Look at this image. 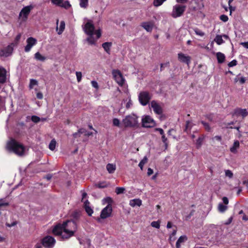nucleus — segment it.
<instances>
[{"instance_id": "48", "label": "nucleus", "mask_w": 248, "mask_h": 248, "mask_svg": "<svg viewBox=\"0 0 248 248\" xmlns=\"http://www.w3.org/2000/svg\"><path fill=\"white\" fill-rule=\"evenodd\" d=\"M63 0H51V2L57 6H60Z\"/></svg>"}, {"instance_id": "30", "label": "nucleus", "mask_w": 248, "mask_h": 248, "mask_svg": "<svg viewBox=\"0 0 248 248\" xmlns=\"http://www.w3.org/2000/svg\"><path fill=\"white\" fill-rule=\"evenodd\" d=\"M34 58L38 61L44 62L46 60V58L42 56L39 52H36L34 54Z\"/></svg>"}, {"instance_id": "6", "label": "nucleus", "mask_w": 248, "mask_h": 248, "mask_svg": "<svg viewBox=\"0 0 248 248\" xmlns=\"http://www.w3.org/2000/svg\"><path fill=\"white\" fill-rule=\"evenodd\" d=\"M32 8L33 6L31 5L24 7L19 13V18H21L22 21H26Z\"/></svg>"}, {"instance_id": "63", "label": "nucleus", "mask_w": 248, "mask_h": 248, "mask_svg": "<svg viewBox=\"0 0 248 248\" xmlns=\"http://www.w3.org/2000/svg\"><path fill=\"white\" fill-rule=\"evenodd\" d=\"M222 201L225 204H228L229 203L228 199L226 197H223Z\"/></svg>"}, {"instance_id": "57", "label": "nucleus", "mask_w": 248, "mask_h": 248, "mask_svg": "<svg viewBox=\"0 0 248 248\" xmlns=\"http://www.w3.org/2000/svg\"><path fill=\"white\" fill-rule=\"evenodd\" d=\"M91 84H92V85L93 87L95 88V89H98L99 88V86H98V83L96 81H91Z\"/></svg>"}, {"instance_id": "10", "label": "nucleus", "mask_w": 248, "mask_h": 248, "mask_svg": "<svg viewBox=\"0 0 248 248\" xmlns=\"http://www.w3.org/2000/svg\"><path fill=\"white\" fill-rule=\"evenodd\" d=\"M142 125L144 127H153L155 125V122L150 116L147 115L142 119Z\"/></svg>"}, {"instance_id": "33", "label": "nucleus", "mask_w": 248, "mask_h": 248, "mask_svg": "<svg viewBox=\"0 0 248 248\" xmlns=\"http://www.w3.org/2000/svg\"><path fill=\"white\" fill-rule=\"evenodd\" d=\"M60 6L62 8H64L66 9H68L71 7V5L70 4L69 1L66 0L63 3L62 2Z\"/></svg>"}, {"instance_id": "26", "label": "nucleus", "mask_w": 248, "mask_h": 248, "mask_svg": "<svg viewBox=\"0 0 248 248\" xmlns=\"http://www.w3.org/2000/svg\"><path fill=\"white\" fill-rule=\"evenodd\" d=\"M102 47L104 50L108 53H109L110 48L112 46L111 42H105L102 44Z\"/></svg>"}, {"instance_id": "49", "label": "nucleus", "mask_w": 248, "mask_h": 248, "mask_svg": "<svg viewBox=\"0 0 248 248\" xmlns=\"http://www.w3.org/2000/svg\"><path fill=\"white\" fill-rule=\"evenodd\" d=\"M31 120L33 122L37 123L40 122V118L38 116L33 115L31 116Z\"/></svg>"}, {"instance_id": "41", "label": "nucleus", "mask_w": 248, "mask_h": 248, "mask_svg": "<svg viewBox=\"0 0 248 248\" xmlns=\"http://www.w3.org/2000/svg\"><path fill=\"white\" fill-rule=\"evenodd\" d=\"M80 1V6L82 8H86L88 3V0H79Z\"/></svg>"}, {"instance_id": "62", "label": "nucleus", "mask_w": 248, "mask_h": 248, "mask_svg": "<svg viewBox=\"0 0 248 248\" xmlns=\"http://www.w3.org/2000/svg\"><path fill=\"white\" fill-rule=\"evenodd\" d=\"M80 136V134L79 133H78V131L77 132H75L73 134V137L74 139H76L78 137H79Z\"/></svg>"}, {"instance_id": "58", "label": "nucleus", "mask_w": 248, "mask_h": 248, "mask_svg": "<svg viewBox=\"0 0 248 248\" xmlns=\"http://www.w3.org/2000/svg\"><path fill=\"white\" fill-rule=\"evenodd\" d=\"M36 97L38 99H42L43 98V93L41 92H38L36 93Z\"/></svg>"}, {"instance_id": "44", "label": "nucleus", "mask_w": 248, "mask_h": 248, "mask_svg": "<svg viewBox=\"0 0 248 248\" xmlns=\"http://www.w3.org/2000/svg\"><path fill=\"white\" fill-rule=\"evenodd\" d=\"M225 176L226 177H228L229 178H232L233 174L231 170H225Z\"/></svg>"}, {"instance_id": "13", "label": "nucleus", "mask_w": 248, "mask_h": 248, "mask_svg": "<svg viewBox=\"0 0 248 248\" xmlns=\"http://www.w3.org/2000/svg\"><path fill=\"white\" fill-rule=\"evenodd\" d=\"M27 45L25 47V51L28 52L31 50L33 46L36 45L37 40L36 39L30 37L27 39Z\"/></svg>"}, {"instance_id": "40", "label": "nucleus", "mask_w": 248, "mask_h": 248, "mask_svg": "<svg viewBox=\"0 0 248 248\" xmlns=\"http://www.w3.org/2000/svg\"><path fill=\"white\" fill-rule=\"evenodd\" d=\"M201 124L203 125L204 129L208 132H209L211 130V127L207 123L203 121H201Z\"/></svg>"}, {"instance_id": "27", "label": "nucleus", "mask_w": 248, "mask_h": 248, "mask_svg": "<svg viewBox=\"0 0 248 248\" xmlns=\"http://www.w3.org/2000/svg\"><path fill=\"white\" fill-rule=\"evenodd\" d=\"M113 202V201L112 199L110 197H108L106 198H104L103 200V204L107 203V206H109L112 207V203Z\"/></svg>"}, {"instance_id": "52", "label": "nucleus", "mask_w": 248, "mask_h": 248, "mask_svg": "<svg viewBox=\"0 0 248 248\" xmlns=\"http://www.w3.org/2000/svg\"><path fill=\"white\" fill-rule=\"evenodd\" d=\"M219 18L221 20L225 22H227L229 19L228 16L225 15H221Z\"/></svg>"}, {"instance_id": "59", "label": "nucleus", "mask_w": 248, "mask_h": 248, "mask_svg": "<svg viewBox=\"0 0 248 248\" xmlns=\"http://www.w3.org/2000/svg\"><path fill=\"white\" fill-rule=\"evenodd\" d=\"M95 34L96 35L97 38H99L101 36V32L100 30H98L95 32Z\"/></svg>"}, {"instance_id": "25", "label": "nucleus", "mask_w": 248, "mask_h": 248, "mask_svg": "<svg viewBox=\"0 0 248 248\" xmlns=\"http://www.w3.org/2000/svg\"><path fill=\"white\" fill-rule=\"evenodd\" d=\"M240 143L238 140H235L233 144V146L231 147L230 151L232 153H235L236 152V150L237 148L239 147Z\"/></svg>"}, {"instance_id": "3", "label": "nucleus", "mask_w": 248, "mask_h": 248, "mask_svg": "<svg viewBox=\"0 0 248 248\" xmlns=\"http://www.w3.org/2000/svg\"><path fill=\"white\" fill-rule=\"evenodd\" d=\"M63 223H66V224L64 225V228L62 229V238L63 239H68L73 236L75 233L74 231L69 230L67 228L68 224L72 223L74 226H76V221H73V220H67L63 222Z\"/></svg>"}, {"instance_id": "14", "label": "nucleus", "mask_w": 248, "mask_h": 248, "mask_svg": "<svg viewBox=\"0 0 248 248\" xmlns=\"http://www.w3.org/2000/svg\"><path fill=\"white\" fill-rule=\"evenodd\" d=\"M66 223H62V224H58L55 226L53 229V233L55 235L61 236L62 235V229L64 228V225Z\"/></svg>"}, {"instance_id": "1", "label": "nucleus", "mask_w": 248, "mask_h": 248, "mask_svg": "<svg viewBox=\"0 0 248 248\" xmlns=\"http://www.w3.org/2000/svg\"><path fill=\"white\" fill-rule=\"evenodd\" d=\"M6 148L9 152H13L19 156L23 155L25 151V146L14 139H11L8 141Z\"/></svg>"}, {"instance_id": "64", "label": "nucleus", "mask_w": 248, "mask_h": 248, "mask_svg": "<svg viewBox=\"0 0 248 248\" xmlns=\"http://www.w3.org/2000/svg\"><path fill=\"white\" fill-rule=\"evenodd\" d=\"M242 46L246 48H248V42H242L240 44Z\"/></svg>"}, {"instance_id": "61", "label": "nucleus", "mask_w": 248, "mask_h": 248, "mask_svg": "<svg viewBox=\"0 0 248 248\" xmlns=\"http://www.w3.org/2000/svg\"><path fill=\"white\" fill-rule=\"evenodd\" d=\"M155 131H158L162 136L165 134L163 130L161 128H156Z\"/></svg>"}, {"instance_id": "18", "label": "nucleus", "mask_w": 248, "mask_h": 248, "mask_svg": "<svg viewBox=\"0 0 248 248\" xmlns=\"http://www.w3.org/2000/svg\"><path fill=\"white\" fill-rule=\"evenodd\" d=\"M6 69L3 67L0 66V84H4L6 81Z\"/></svg>"}, {"instance_id": "50", "label": "nucleus", "mask_w": 248, "mask_h": 248, "mask_svg": "<svg viewBox=\"0 0 248 248\" xmlns=\"http://www.w3.org/2000/svg\"><path fill=\"white\" fill-rule=\"evenodd\" d=\"M21 35L20 34H18L16 36L14 42L15 46L18 44V42L21 38Z\"/></svg>"}, {"instance_id": "21", "label": "nucleus", "mask_w": 248, "mask_h": 248, "mask_svg": "<svg viewBox=\"0 0 248 248\" xmlns=\"http://www.w3.org/2000/svg\"><path fill=\"white\" fill-rule=\"evenodd\" d=\"M142 204V201L139 199H135L130 201L129 204L132 207L136 206H140Z\"/></svg>"}, {"instance_id": "43", "label": "nucleus", "mask_w": 248, "mask_h": 248, "mask_svg": "<svg viewBox=\"0 0 248 248\" xmlns=\"http://www.w3.org/2000/svg\"><path fill=\"white\" fill-rule=\"evenodd\" d=\"M147 158L144 157V158L139 163V166L141 170H142L144 165L147 162Z\"/></svg>"}, {"instance_id": "53", "label": "nucleus", "mask_w": 248, "mask_h": 248, "mask_svg": "<svg viewBox=\"0 0 248 248\" xmlns=\"http://www.w3.org/2000/svg\"><path fill=\"white\" fill-rule=\"evenodd\" d=\"M237 64V61L236 60H233L231 62H230L228 64V65L229 67H232V66H235Z\"/></svg>"}, {"instance_id": "42", "label": "nucleus", "mask_w": 248, "mask_h": 248, "mask_svg": "<svg viewBox=\"0 0 248 248\" xmlns=\"http://www.w3.org/2000/svg\"><path fill=\"white\" fill-rule=\"evenodd\" d=\"M151 225L154 228H155L156 229H159L160 228V221H153L152 222Z\"/></svg>"}, {"instance_id": "36", "label": "nucleus", "mask_w": 248, "mask_h": 248, "mask_svg": "<svg viewBox=\"0 0 248 248\" xmlns=\"http://www.w3.org/2000/svg\"><path fill=\"white\" fill-rule=\"evenodd\" d=\"M65 29V22L64 21H62L60 23L59 31L58 32L59 34H61L63 31Z\"/></svg>"}, {"instance_id": "16", "label": "nucleus", "mask_w": 248, "mask_h": 248, "mask_svg": "<svg viewBox=\"0 0 248 248\" xmlns=\"http://www.w3.org/2000/svg\"><path fill=\"white\" fill-rule=\"evenodd\" d=\"M248 115V112L246 109H242L240 108L234 109L233 114V116H242L243 118L246 117Z\"/></svg>"}, {"instance_id": "24", "label": "nucleus", "mask_w": 248, "mask_h": 248, "mask_svg": "<svg viewBox=\"0 0 248 248\" xmlns=\"http://www.w3.org/2000/svg\"><path fill=\"white\" fill-rule=\"evenodd\" d=\"M106 169L109 173H113L116 170V165L113 164L108 163L107 165Z\"/></svg>"}, {"instance_id": "2", "label": "nucleus", "mask_w": 248, "mask_h": 248, "mask_svg": "<svg viewBox=\"0 0 248 248\" xmlns=\"http://www.w3.org/2000/svg\"><path fill=\"white\" fill-rule=\"evenodd\" d=\"M123 123L125 127H134L138 126V117L134 115H129L123 120Z\"/></svg>"}, {"instance_id": "45", "label": "nucleus", "mask_w": 248, "mask_h": 248, "mask_svg": "<svg viewBox=\"0 0 248 248\" xmlns=\"http://www.w3.org/2000/svg\"><path fill=\"white\" fill-rule=\"evenodd\" d=\"M162 140L163 142L164 143L165 146V149H167L168 143V140L167 138L166 137L165 134L162 136Z\"/></svg>"}, {"instance_id": "17", "label": "nucleus", "mask_w": 248, "mask_h": 248, "mask_svg": "<svg viewBox=\"0 0 248 248\" xmlns=\"http://www.w3.org/2000/svg\"><path fill=\"white\" fill-rule=\"evenodd\" d=\"M178 58L179 61L182 62H184L188 65L190 62L191 58L189 56H186L182 53H179L178 54Z\"/></svg>"}, {"instance_id": "20", "label": "nucleus", "mask_w": 248, "mask_h": 248, "mask_svg": "<svg viewBox=\"0 0 248 248\" xmlns=\"http://www.w3.org/2000/svg\"><path fill=\"white\" fill-rule=\"evenodd\" d=\"M90 202L88 200H86L84 202V207L85 211L89 216H91L93 213V210L89 206Z\"/></svg>"}, {"instance_id": "56", "label": "nucleus", "mask_w": 248, "mask_h": 248, "mask_svg": "<svg viewBox=\"0 0 248 248\" xmlns=\"http://www.w3.org/2000/svg\"><path fill=\"white\" fill-rule=\"evenodd\" d=\"M177 232V228L175 226V229L173 230L172 232L170 235V239L171 240V238L175 236Z\"/></svg>"}, {"instance_id": "39", "label": "nucleus", "mask_w": 248, "mask_h": 248, "mask_svg": "<svg viewBox=\"0 0 248 248\" xmlns=\"http://www.w3.org/2000/svg\"><path fill=\"white\" fill-rule=\"evenodd\" d=\"M89 36L87 38V41L91 45H93L95 44V40L94 39L93 35H88Z\"/></svg>"}, {"instance_id": "38", "label": "nucleus", "mask_w": 248, "mask_h": 248, "mask_svg": "<svg viewBox=\"0 0 248 248\" xmlns=\"http://www.w3.org/2000/svg\"><path fill=\"white\" fill-rule=\"evenodd\" d=\"M166 0H154L153 4L155 7L161 5Z\"/></svg>"}, {"instance_id": "5", "label": "nucleus", "mask_w": 248, "mask_h": 248, "mask_svg": "<svg viewBox=\"0 0 248 248\" xmlns=\"http://www.w3.org/2000/svg\"><path fill=\"white\" fill-rule=\"evenodd\" d=\"M151 99V95L147 91L141 92L139 95V101L143 106L147 105Z\"/></svg>"}, {"instance_id": "54", "label": "nucleus", "mask_w": 248, "mask_h": 248, "mask_svg": "<svg viewBox=\"0 0 248 248\" xmlns=\"http://www.w3.org/2000/svg\"><path fill=\"white\" fill-rule=\"evenodd\" d=\"M113 124L114 126H120V121L117 118H114L113 119Z\"/></svg>"}, {"instance_id": "29", "label": "nucleus", "mask_w": 248, "mask_h": 248, "mask_svg": "<svg viewBox=\"0 0 248 248\" xmlns=\"http://www.w3.org/2000/svg\"><path fill=\"white\" fill-rule=\"evenodd\" d=\"M108 186V184L106 181L99 182L95 184V186L99 188H103Z\"/></svg>"}, {"instance_id": "28", "label": "nucleus", "mask_w": 248, "mask_h": 248, "mask_svg": "<svg viewBox=\"0 0 248 248\" xmlns=\"http://www.w3.org/2000/svg\"><path fill=\"white\" fill-rule=\"evenodd\" d=\"M204 139V136L203 135L201 136L200 137H199L198 138V139H197V140L196 141V146H197V148L198 149L200 148L201 146H202Z\"/></svg>"}, {"instance_id": "9", "label": "nucleus", "mask_w": 248, "mask_h": 248, "mask_svg": "<svg viewBox=\"0 0 248 248\" xmlns=\"http://www.w3.org/2000/svg\"><path fill=\"white\" fill-rule=\"evenodd\" d=\"M55 243V239L50 236H46L41 240V244L45 248H51Z\"/></svg>"}, {"instance_id": "47", "label": "nucleus", "mask_w": 248, "mask_h": 248, "mask_svg": "<svg viewBox=\"0 0 248 248\" xmlns=\"http://www.w3.org/2000/svg\"><path fill=\"white\" fill-rule=\"evenodd\" d=\"M194 31L197 35L200 36H203L204 35V33L198 28L195 29Z\"/></svg>"}, {"instance_id": "55", "label": "nucleus", "mask_w": 248, "mask_h": 248, "mask_svg": "<svg viewBox=\"0 0 248 248\" xmlns=\"http://www.w3.org/2000/svg\"><path fill=\"white\" fill-rule=\"evenodd\" d=\"M170 65L169 62H167L165 63H161L160 64V71H162L163 70L164 68L166 66H169Z\"/></svg>"}, {"instance_id": "22", "label": "nucleus", "mask_w": 248, "mask_h": 248, "mask_svg": "<svg viewBox=\"0 0 248 248\" xmlns=\"http://www.w3.org/2000/svg\"><path fill=\"white\" fill-rule=\"evenodd\" d=\"M187 238L186 235L181 236L177 241L176 243V248H180L181 244L184 243L185 241H186Z\"/></svg>"}, {"instance_id": "12", "label": "nucleus", "mask_w": 248, "mask_h": 248, "mask_svg": "<svg viewBox=\"0 0 248 248\" xmlns=\"http://www.w3.org/2000/svg\"><path fill=\"white\" fill-rule=\"evenodd\" d=\"M112 212V207L109 206H107L101 211L100 217L102 219L110 217Z\"/></svg>"}, {"instance_id": "31", "label": "nucleus", "mask_w": 248, "mask_h": 248, "mask_svg": "<svg viewBox=\"0 0 248 248\" xmlns=\"http://www.w3.org/2000/svg\"><path fill=\"white\" fill-rule=\"evenodd\" d=\"M215 41L218 45H220L224 42L222 39V36L220 35H217L216 36V38H215Z\"/></svg>"}, {"instance_id": "4", "label": "nucleus", "mask_w": 248, "mask_h": 248, "mask_svg": "<svg viewBox=\"0 0 248 248\" xmlns=\"http://www.w3.org/2000/svg\"><path fill=\"white\" fill-rule=\"evenodd\" d=\"M113 78L117 83L120 86H123L125 82L122 73L118 69H114L112 71Z\"/></svg>"}, {"instance_id": "15", "label": "nucleus", "mask_w": 248, "mask_h": 248, "mask_svg": "<svg viewBox=\"0 0 248 248\" xmlns=\"http://www.w3.org/2000/svg\"><path fill=\"white\" fill-rule=\"evenodd\" d=\"M151 107L156 114L160 115L162 113V108L155 101L153 100L151 102Z\"/></svg>"}, {"instance_id": "7", "label": "nucleus", "mask_w": 248, "mask_h": 248, "mask_svg": "<svg viewBox=\"0 0 248 248\" xmlns=\"http://www.w3.org/2000/svg\"><path fill=\"white\" fill-rule=\"evenodd\" d=\"M186 6L176 5L173 7L171 16L174 18L181 16L186 10Z\"/></svg>"}, {"instance_id": "11", "label": "nucleus", "mask_w": 248, "mask_h": 248, "mask_svg": "<svg viewBox=\"0 0 248 248\" xmlns=\"http://www.w3.org/2000/svg\"><path fill=\"white\" fill-rule=\"evenodd\" d=\"M94 29V26L92 21H88L84 27V32L87 35H93Z\"/></svg>"}, {"instance_id": "46", "label": "nucleus", "mask_w": 248, "mask_h": 248, "mask_svg": "<svg viewBox=\"0 0 248 248\" xmlns=\"http://www.w3.org/2000/svg\"><path fill=\"white\" fill-rule=\"evenodd\" d=\"M125 190L124 188L122 187H117L116 188L115 192L117 194H120L123 193Z\"/></svg>"}, {"instance_id": "60", "label": "nucleus", "mask_w": 248, "mask_h": 248, "mask_svg": "<svg viewBox=\"0 0 248 248\" xmlns=\"http://www.w3.org/2000/svg\"><path fill=\"white\" fill-rule=\"evenodd\" d=\"M78 133H80V134H85L86 133H87V130L84 129V128H80L78 130Z\"/></svg>"}, {"instance_id": "51", "label": "nucleus", "mask_w": 248, "mask_h": 248, "mask_svg": "<svg viewBox=\"0 0 248 248\" xmlns=\"http://www.w3.org/2000/svg\"><path fill=\"white\" fill-rule=\"evenodd\" d=\"M77 81L79 82L81 81L82 78V73L81 72H76V73Z\"/></svg>"}, {"instance_id": "19", "label": "nucleus", "mask_w": 248, "mask_h": 248, "mask_svg": "<svg viewBox=\"0 0 248 248\" xmlns=\"http://www.w3.org/2000/svg\"><path fill=\"white\" fill-rule=\"evenodd\" d=\"M140 26L148 32H151L153 28V24L150 22H142Z\"/></svg>"}, {"instance_id": "34", "label": "nucleus", "mask_w": 248, "mask_h": 248, "mask_svg": "<svg viewBox=\"0 0 248 248\" xmlns=\"http://www.w3.org/2000/svg\"><path fill=\"white\" fill-rule=\"evenodd\" d=\"M227 209V207L226 205H223L222 203H220L218 206V210L221 213L224 212Z\"/></svg>"}, {"instance_id": "8", "label": "nucleus", "mask_w": 248, "mask_h": 248, "mask_svg": "<svg viewBox=\"0 0 248 248\" xmlns=\"http://www.w3.org/2000/svg\"><path fill=\"white\" fill-rule=\"evenodd\" d=\"M15 46L14 43H12L11 44L5 47L3 49L0 50V56L7 57L11 55L14 50L13 47Z\"/></svg>"}, {"instance_id": "35", "label": "nucleus", "mask_w": 248, "mask_h": 248, "mask_svg": "<svg viewBox=\"0 0 248 248\" xmlns=\"http://www.w3.org/2000/svg\"><path fill=\"white\" fill-rule=\"evenodd\" d=\"M80 215L79 212L76 211L72 213L71 216L73 217V218L75 219L74 221H75L76 220H77L78 219V218L80 217Z\"/></svg>"}, {"instance_id": "32", "label": "nucleus", "mask_w": 248, "mask_h": 248, "mask_svg": "<svg viewBox=\"0 0 248 248\" xmlns=\"http://www.w3.org/2000/svg\"><path fill=\"white\" fill-rule=\"evenodd\" d=\"M38 85V81L36 79H31L30 81V84L29 87L30 89H33V87L35 85Z\"/></svg>"}, {"instance_id": "37", "label": "nucleus", "mask_w": 248, "mask_h": 248, "mask_svg": "<svg viewBox=\"0 0 248 248\" xmlns=\"http://www.w3.org/2000/svg\"><path fill=\"white\" fill-rule=\"evenodd\" d=\"M56 145V141L54 140H52L49 144V149L51 151H53L55 149Z\"/></svg>"}, {"instance_id": "23", "label": "nucleus", "mask_w": 248, "mask_h": 248, "mask_svg": "<svg viewBox=\"0 0 248 248\" xmlns=\"http://www.w3.org/2000/svg\"><path fill=\"white\" fill-rule=\"evenodd\" d=\"M217 58V62L219 63H223L225 59V56L224 54L221 52H217L216 54Z\"/></svg>"}]
</instances>
